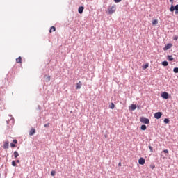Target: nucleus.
Instances as JSON below:
<instances>
[{
	"label": "nucleus",
	"instance_id": "obj_19",
	"mask_svg": "<svg viewBox=\"0 0 178 178\" xmlns=\"http://www.w3.org/2000/svg\"><path fill=\"white\" fill-rule=\"evenodd\" d=\"M170 10V12H175V10H176L175 7H174L173 6H171Z\"/></svg>",
	"mask_w": 178,
	"mask_h": 178
},
{
	"label": "nucleus",
	"instance_id": "obj_4",
	"mask_svg": "<svg viewBox=\"0 0 178 178\" xmlns=\"http://www.w3.org/2000/svg\"><path fill=\"white\" fill-rule=\"evenodd\" d=\"M154 118L156 119H161V118H162V112H157L154 113Z\"/></svg>",
	"mask_w": 178,
	"mask_h": 178
},
{
	"label": "nucleus",
	"instance_id": "obj_5",
	"mask_svg": "<svg viewBox=\"0 0 178 178\" xmlns=\"http://www.w3.org/2000/svg\"><path fill=\"white\" fill-rule=\"evenodd\" d=\"M139 165H145V159L141 157L138 160Z\"/></svg>",
	"mask_w": 178,
	"mask_h": 178
},
{
	"label": "nucleus",
	"instance_id": "obj_10",
	"mask_svg": "<svg viewBox=\"0 0 178 178\" xmlns=\"http://www.w3.org/2000/svg\"><path fill=\"white\" fill-rule=\"evenodd\" d=\"M4 149H8L9 148V142H5L3 144Z\"/></svg>",
	"mask_w": 178,
	"mask_h": 178
},
{
	"label": "nucleus",
	"instance_id": "obj_36",
	"mask_svg": "<svg viewBox=\"0 0 178 178\" xmlns=\"http://www.w3.org/2000/svg\"><path fill=\"white\" fill-rule=\"evenodd\" d=\"M118 166H122V163H119Z\"/></svg>",
	"mask_w": 178,
	"mask_h": 178
},
{
	"label": "nucleus",
	"instance_id": "obj_12",
	"mask_svg": "<svg viewBox=\"0 0 178 178\" xmlns=\"http://www.w3.org/2000/svg\"><path fill=\"white\" fill-rule=\"evenodd\" d=\"M130 108L131 111H135V109H137V106H136V104H131Z\"/></svg>",
	"mask_w": 178,
	"mask_h": 178
},
{
	"label": "nucleus",
	"instance_id": "obj_13",
	"mask_svg": "<svg viewBox=\"0 0 178 178\" xmlns=\"http://www.w3.org/2000/svg\"><path fill=\"white\" fill-rule=\"evenodd\" d=\"M16 63H22V57L19 56L16 59Z\"/></svg>",
	"mask_w": 178,
	"mask_h": 178
},
{
	"label": "nucleus",
	"instance_id": "obj_7",
	"mask_svg": "<svg viewBox=\"0 0 178 178\" xmlns=\"http://www.w3.org/2000/svg\"><path fill=\"white\" fill-rule=\"evenodd\" d=\"M81 86H83V84L81 83V81H79L76 83V90H80V88H81Z\"/></svg>",
	"mask_w": 178,
	"mask_h": 178
},
{
	"label": "nucleus",
	"instance_id": "obj_24",
	"mask_svg": "<svg viewBox=\"0 0 178 178\" xmlns=\"http://www.w3.org/2000/svg\"><path fill=\"white\" fill-rule=\"evenodd\" d=\"M169 119H168V118H165V120H164V123H165L166 124H168V123H169Z\"/></svg>",
	"mask_w": 178,
	"mask_h": 178
},
{
	"label": "nucleus",
	"instance_id": "obj_9",
	"mask_svg": "<svg viewBox=\"0 0 178 178\" xmlns=\"http://www.w3.org/2000/svg\"><path fill=\"white\" fill-rule=\"evenodd\" d=\"M15 144H17V140H14L13 143H10V147L12 148H15V147H16V145H15Z\"/></svg>",
	"mask_w": 178,
	"mask_h": 178
},
{
	"label": "nucleus",
	"instance_id": "obj_16",
	"mask_svg": "<svg viewBox=\"0 0 178 178\" xmlns=\"http://www.w3.org/2000/svg\"><path fill=\"white\" fill-rule=\"evenodd\" d=\"M152 24L153 26H156V24H158V19H154L152 21Z\"/></svg>",
	"mask_w": 178,
	"mask_h": 178
},
{
	"label": "nucleus",
	"instance_id": "obj_34",
	"mask_svg": "<svg viewBox=\"0 0 178 178\" xmlns=\"http://www.w3.org/2000/svg\"><path fill=\"white\" fill-rule=\"evenodd\" d=\"M178 14V10H175V15Z\"/></svg>",
	"mask_w": 178,
	"mask_h": 178
},
{
	"label": "nucleus",
	"instance_id": "obj_27",
	"mask_svg": "<svg viewBox=\"0 0 178 178\" xmlns=\"http://www.w3.org/2000/svg\"><path fill=\"white\" fill-rule=\"evenodd\" d=\"M149 149H150V152H154V149L151 146H149Z\"/></svg>",
	"mask_w": 178,
	"mask_h": 178
},
{
	"label": "nucleus",
	"instance_id": "obj_6",
	"mask_svg": "<svg viewBox=\"0 0 178 178\" xmlns=\"http://www.w3.org/2000/svg\"><path fill=\"white\" fill-rule=\"evenodd\" d=\"M170 48H172V44L168 43L163 48V51H168V49H170Z\"/></svg>",
	"mask_w": 178,
	"mask_h": 178
},
{
	"label": "nucleus",
	"instance_id": "obj_20",
	"mask_svg": "<svg viewBox=\"0 0 178 178\" xmlns=\"http://www.w3.org/2000/svg\"><path fill=\"white\" fill-rule=\"evenodd\" d=\"M141 130H147V126L146 125H142L140 127Z\"/></svg>",
	"mask_w": 178,
	"mask_h": 178
},
{
	"label": "nucleus",
	"instance_id": "obj_31",
	"mask_svg": "<svg viewBox=\"0 0 178 178\" xmlns=\"http://www.w3.org/2000/svg\"><path fill=\"white\" fill-rule=\"evenodd\" d=\"M121 1H122V0H114V2H115V3H118Z\"/></svg>",
	"mask_w": 178,
	"mask_h": 178
},
{
	"label": "nucleus",
	"instance_id": "obj_32",
	"mask_svg": "<svg viewBox=\"0 0 178 178\" xmlns=\"http://www.w3.org/2000/svg\"><path fill=\"white\" fill-rule=\"evenodd\" d=\"M44 127H49V123L44 124Z\"/></svg>",
	"mask_w": 178,
	"mask_h": 178
},
{
	"label": "nucleus",
	"instance_id": "obj_8",
	"mask_svg": "<svg viewBox=\"0 0 178 178\" xmlns=\"http://www.w3.org/2000/svg\"><path fill=\"white\" fill-rule=\"evenodd\" d=\"M34 134H35V129L31 128L29 131V136H34Z\"/></svg>",
	"mask_w": 178,
	"mask_h": 178
},
{
	"label": "nucleus",
	"instance_id": "obj_14",
	"mask_svg": "<svg viewBox=\"0 0 178 178\" xmlns=\"http://www.w3.org/2000/svg\"><path fill=\"white\" fill-rule=\"evenodd\" d=\"M56 31V28H55V26H51L50 28L49 33H52V31Z\"/></svg>",
	"mask_w": 178,
	"mask_h": 178
},
{
	"label": "nucleus",
	"instance_id": "obj_25",
	"mask_svg": "<svg viewBox=\"0 0 178 178\" xmlns=\"http://www.w3.org/2000/svg\"><path fill=\"white\" fill-rule=\"evenodd\" d=\"M173 40H175V41H177L178 40V36L177 35L174 36Z\"/></svg>",
	"mask_w": 178,
	"mask_h": 178
},
{
	"label": "nucleus",
	"instance_id": "obj_11",
	"mask_svg": "<svg viewBox=\"0 0 178 178\" xmlns=\"http://www.w3.org/2000/svg\"><path fill=\"white\" fill-rule=\"evenodd\" d=\"M83 10H84V7L83 6H81L78 8V12H79V13H80V15H81V13H83Z\"/></svg>",
	"mask_w": 178,
	"mask_h": 178
},
{
	"label": "nucleus",
	"instance_id": "obj_21",
	"mask_svg": "<svg viewBox=\"0 0 178 178\" xmlns=\"http://www.w3.org/2000/svg\"><path fill=\"white\" fill-rule=\"evenodd\" d=\"M148 66H149L148 63L143 65V70H145V69H147Z\"/></svg>",
	"mask_w": 178,
	"mask_h": 178
},
{
	"label": "nucleus",
	"instance_id": "obj_18",
	"mask_svg": "<svg viewBox=\"0 0 178 178\" xmlns=\"http://www.w3.org/2000/svg\"><path fill=\"white\" fill-rule=\"evenodd\" d=\"M17 156H19V152H17V151L14 152V157L16 159L17 158Z\"/></svg>",
	"mask_w": 178,
	"mask_h": 178
},
{
	"label": "nucleus",
	"instance_id": "obj_37",
	"mask_svg": "<svg viewBox=\"0 0 178 178\" xmlns=\"http://www.w3.org/2000/svg\"><path fill=\"white\" fill-rule=\"evenodd\" d=\"M170 2H173V0H170Z\"/></svg>",
	"mask_w": 178,
	"mask_h": 178
},
{
	"label": "nucleus",
	"instance_id": "obj_29",
	"mask_svg": "<svg viewBox=\"0 0 178 178\" xmlns=\"http://www.w3.org/2000/svg\"><path fill=\"white\" fill-rule=\"evenodd\" d=\"M164 154H169V150L165 149L163 150Z\"/></svg>",
	"mask_w": 178,
	"mask_h": 178
},
{
	"label": "nucleus",
	"instance_id": "obj_33",
	"mask_svg": "<svg viewBox=\"0 0 178 178\" xmlns=\"http://www.w3.org/2000/svg\"><path fill=\"white\" fill-rule=\"evenodd\" d=\"M175 10H178V4L175 6Z\"/></svg>",
	"mask_w": 178,
	"mask_h": 178
},
{
	"label": "nucleus",
	"instance_id": "obj_17",
	"mask_svg": "<svg viewBox=\"0 0 178 178\" xmlns=\"http://www.w3.org/2000/svg\"><path fill=\"white\" fill-rule=\"evenodd\" d=\"M161 65H162L163 66H168V65H169V63H168V61H163V62L161 63Z\"/></svg>",
	"mask_w": 178,
	"mask_h": 178
},
{
	"label": "nucleus",
	"instance_id": "obj_15",
	"mask_svg": "<svg viewBox=\"0 0 178 178\" xmlns=\"http://www.w3.org/2000/svg\"><path fill=\"white\" fill-rule=\"evenodd\" d=\"M167 59H168L170 62H172V60H173V56H168Z\"/></svg>",
	"mask_w": 178,
	"mask_h": 178
},
{
	"label": "nucleus",
	"instance_id": "obj_22",
	"mask_svg": "<svg viewBox=\"0 0 178 178\" xmlns=\"http://www.w3.org/2000/svg\"><path fill=\"white\" fill-rule=\"evenodd\" d=\"M110 109H115V104L113 103H111L110 106Z\"/></svg>",
	"mask_w": 178,
	"mask_h": 178
},
{
	"label": "nucleus",
	"instance_id": "obj_35",
	"mask_svg": "<svg viewBox=\"0 0 178 178\" xmlns=\"http://www.w3.org/2000/svg\"><path fill=\"white\" fill-rule=\"evenodd\" d=\"M17 163H20V160H17Z\"/></svg>",
	"mask_w": 178,
	"mask_h": 178
},
{
	"label": "nucleus",
	"instance_id": "obj_26",
	"mask_svg": "<svg viewBox=\"0 0 178 178\" xmlns=\"http://www.w3.org/2000/svg\"><path fill=\"white\" fill-rule=\"evenodd\" d=\"M150 168L155 169V165H154V164L150 165Z\"/></svg>",
	"mask_w": 178,
	"mask_h": 178
},
{
	"label": "nucleus",
	"instance_id": "obj_2",
	"mask_svg": "<svg viewBox=\"0 0 178 178\" xmlns=\"http://www.w3.org/2000/svg\"><path fill=\"white\" fill-rule=\"evenodd\" d=\"M140 122L144 124H149V119L146 118L145 117H141L140 118Z\"/></svg>",
	"mask_w": 178,
	"mask_h": 178
},
{
	"label": "nucleus",
	"instance_id": "obj_1",
	"mask_svg": "<svg viewBox=\"0 0 178 178\" xmlns=\"http://www.w3.org/2000/svg\"><path fill=\"white\" fill-rule=\"evenodd\" d=\"M108 12L109 15H113L116 12V5L109 6L108 8Z\"/></svg>",
	"mask_w": 178,
	"mask_h": 178
},
{
	"label": "nucleus",
	"instance_id": "obj_23",
	"mask_svg": "<svg viewBox=\"0 0 178 178\" xmlns=\"http://www.w3.org/2000/svg\"><path fill=\"white\" fill-rule=\"evenodd\" d=\"M174 73H178V67H175L173 69Z\"/></svg>",
	"mask_w": 178,
	"mask_h": 178
},
{
	"label": "nucleus",
	"instance_id": "obj_28",
	"mask_svg": "<svg viewBox=\"0 0 178 178\" xmlns=\"http://www.w3.org/2000/svg\"><path fill=\"white\" fill-rule=\"evenodd\" d=\"M12 165H13V166H16V161H12Z\"/></svg>",
	"mask_w": 178,
	"mask_h": 178
},
{
	"label": "nucleus",
	"instance_id": "obj_30",
	"mask_svg": "<svg viewBox=\"0 0 178 178\" xmlns=\"http://www.w3.org/2000/svg\"><path fill=\"white\" fill-rule=\"evenodd\" d=\"M55 174H56V172H55V171H51V176H54Z\"/></svg>",
	"mask_w": 178,
	"mask_h": 178
},
{
	"label": "nucleus",
	"instance_id": "obj_3",
	"mask_svg": "<svg viewBox=\"0 0 178 178\" xmlns=\"http://www.w3.org/2000/svg\"><path fill=\"white\" fill-rule=\"evenodd\" d=\"M161 97L162 98H163L164 99H168L169 98V93L166 92H163L161 94Z\"/></svg>",
	"mask_w": 178,
	"mask_h": 178
}]
</instances>
